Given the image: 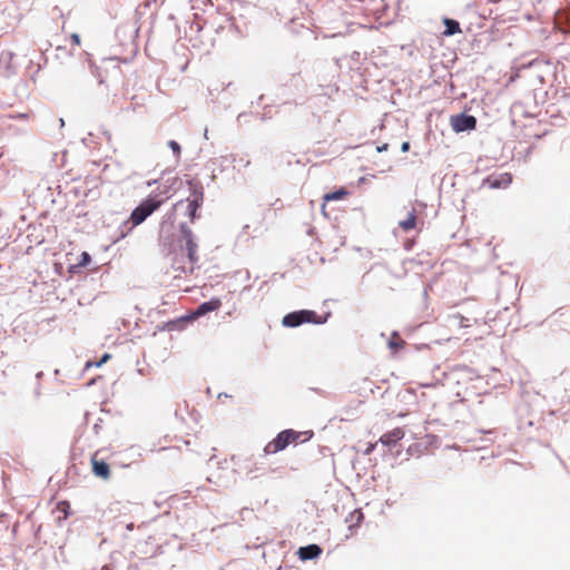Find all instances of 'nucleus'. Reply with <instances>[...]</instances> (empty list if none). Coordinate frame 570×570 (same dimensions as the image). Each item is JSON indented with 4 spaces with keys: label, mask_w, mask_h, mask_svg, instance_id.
<instances>
[{
    "label": "nucleus",
    "mask_w": 570,
    "mask_h": 570,
    "mask_svg": "<svg viewBox=\"0 0 570 570\" xmlns=\"http://www.w3.org/2000/svg\"><path fill=\"white\" fill-rule=\"evenodd\" d=\"M178 228L179 236L177 237L174 232V214H167L160 224L159 245L167 254L176 253L178 248L185 249L189 263L196 265L199 257L195 234L186 222L180 223Z\"/></svg>",
    "instance_id": "1"
},
{
    "label": "nucleus",
    "mask_w": 570,
    "mask_h": 570,
    "mask_svg": "<svg viewBox=\"0 0 570 570\" xmlns=\"http://www.w3.org/2000/svg\"><path fill=\"white\" fill-rule=\"evenodd\" d=\"M173 185L174 184L166 186L163 191H151L138 203L129 216L131 226L127 228V232H121V237H125L134 227L142 224L150 215L160 208L168 198V196L161 197V195L167 194L169 189L173 188Z\"/></svg>",
    "instance_id": "2"
},
{
    "label": "nucleus",
    "mask_w": 570,
    "mask_h": 570,
    "mask_svg": "<svg viewBox=\"0 0 570 570\" xmlns=\"http://www.w3.org/2000/svg\"><path fill=\"white\" fill-rule=\"evenodd\" d=\"M331 315V312L318 315L313 309H297L285 314L282 318V325L288 328H295L303 324L323 325L327 322Z\"/></svg>",
    "instance_id": "3"
},
{
    "label": "nucleus",
    "mask_w": 570,
    "mask_h": 570,
    "mask_svg": "<svg viewBox=\"0 0 570 570\" xmlns=\"http://www.w3.org/2000/svg\"><path fill=\"white\" fill-rule=\"evenodd\" d=\"M299 433L293 429L282 430L276 434V436L268 442L265 448V454H275L281 451H284L288 445L293 443H298Z\"/></svg>",
    "instance_id": "4"
},
{
    "label": "nucleus",
    "mask_w": 570,
    "mask_h": 570,
    "mask_svg": "<svg viewBox=\"0 0 570 570\" xmlns=\"http://www.w3.org/2000/svg\"><path fill=\"white\" fill-rule=\"evenodd\" d=\"M452 130L459 132H470L476 128L478 120L473 115L466 111L452 115L450 118Z\"/></svg>",
    "instance_id": "5"
},
{
    "label": "nucleus",
    "mask_w": 570,
    "mask_h": 570,
    "mask_svg": "<svg viewBox=\"0 0 570 570\" xmlns=\"http://www.w3.org/2000/svg\"><path fill=\"white\" fill-rule=\"evenodd\" d=\"M233 16L229 12H222L218 8L216 13L209 14L204 22V28H209L216 35H223L226 30V24Z\"/></svg>",
    "instance_id": "6"
},
{
    "label": "nucleus",
    "mask_w": 570,
    "mask_h": 570,
    "mask_svg": "<svg viewBox=\"0 0 570 570\" xmlns=\"http://www.w3.org/2000/svg\"><path fill=\"white\" fill-rule=\"evenodd\" d=\"M513 176L511 173H501L498 175H489L483 181L482 186H487L490 189L507 188L511 185Z\"/></svg>",
    "instance_id": "7"
},
{
    "label": "nucleus",
    "mask_w": 570,
    "mask_h": 570,
    "mask_svg": "<svg viewBox=\"0 0 570 570\" xmlns=\"http://www.w3.org/2000/svg\"><path fill=\"white\" fill-rule=\"evenodd\" d=\"M195 320L196 318L191 312V313L181 315L179 317L169 320L166 323H164L161 326H158V328L160 331H168V332L183 331L188 326V324L193 323V321H195Z\"/></svg>",
    "instance_id": "8"
},
{
    "label": "nucleus",
    "mask_w": 570,
    "mask_h": 570,
    "mask_svg": "<svg viewBox=\"0 0 570 570\" xmlns=\"http://www.w3.org/2000/svg\"><path fill=\"white\" fill-rule=\"evenodd\" d=\"M323 553V548L317 543L302 546L296 551L298 559L303 562L317 560Z\"/></svg>",
    "instance_id": "9"
},
{
    "label": "nucleus",
    "mask_w": 570,
    "mask_h": 570,
    "mask_svg": "<svg viewBox=\"0 0 570 570\" xmlns=\"http://www.w3.org/2000/svg\"><path fill=\"white\" fill-rule=\"evenodd\" d=\"M222 301L218 297H212L208 301L200 303L197 308L193 312L195 318L207 315L208 313L216 312L220 308Z\"/></svg>",
    "instance_id": "10"
},
{
    "label": "nucleus",
    "mask_w": 570,
    "mask_h": 570,
    "mask_svg": "<svg viewBox=\"0 0 570 570\" xmlns=\"http://www.w3.org/2000/svg\"><path fill=\"white\" fill-rule=\"evenodd\" d=\"M404 438V431L401 428H395L392 431H387L382 434L380 442L382 445L391 449L395 446Z\"/></svg>",
    "instance_id": "11"
},
{
    "label": "nucleus",
    "mask_w": 570,
    "mask_h": 570,
    "mask_svg": "<svg viewBox=\"0 0 570 570\" xmlns=\"http://www.w3.org/2000/svg\"><path fill=\"white\" fill-rule=\"evenodd\" d=\"M189 200L204 204V186L200 180L191 178L187 180Z\"/></svg>",
    "instance_id": "12"
},
{
    "label": "nucleus",
    "mask_w": 570,
    "mask_h": 570,
    "mask_svg": "<svg viewBox=\"0 0 570 570\" xmlns=\"http://www.w3.org/2000/svg\"><path fill=\"white\" fill-rule=\"evenodd\" d=\"M91 471L92 474L102 480L110 478V466L105 460H98L95 455L91 456Z\"/></svg>",
    "instance_id": "13"
},
{
    "label": "nucleus",
    "mask_w": 570,
    "mask_h": 570,
    "mask_svg": "<svg viewBox=\"0 0 570 570\" xmlns=\"http://www.w3.org/2000/svg\"><path fill=\"white\" fill-rule=\"evenodd\" d=\"M185 202H187V207L185 212V216L189 218L190 223H195L197 219L200 218V208L203 207V204L197 202H190L189 198H186ZM184 200H179L174 205V208L181 205Z\"/></svg>",
    "instance_id": "14"
},
{
    "label": "nucleus",
    "mask_w": 570,
    "mask_h": 570,
    "mask_svg": "<svg viewBox=\"0 0 570 570\" xmlns=\"http://www.w3.org/2000/svg\"><path fill=\"white\" fill-rule=\"evenodd\" d=\"M441 21L444 26V30L441 33L443 37L449 38L462 33L461 24L456 19L444 16Z\"/></svg>",
    "instance_id": "15"
},
{
    "label": "nucleus",
    "mask_w": 570,
    "mask_h": 570,
    "mask_svg": "<svg viewBox=\"0 0 570 570\" xmlns=\"http://www.w3.org/2000/svg\"><path fill=\"white\" fill-rule=\"evenodd\" d=\"M14 57L16 55L11 51H3L0 55V67L3 69L7 77L17 73V68L12 63Z\"/></svg>",
    "instance_id": "16"
},
{
    "label": "nucleus",
    "mask_w": 570,
    "mask_h": 570,
    "mask_svg": "<svg viewBox=\"0 0 570 570\" xmlns=\"http://www.w3.org/2000/svg\"><path fill=\"white\" fill-rule=\"evenodd\" d=\"M350 191L345 187H340L334 190H331L328 193H325L323 196V205H322V212L325 214V204L333 200H341L345 198Z\"/></svg>",
    "instance_id": "17"
},
{
    "label": "nucleus",
    "mask_w": 570,
    "mask_h": 570,
    "mask_svg": "<svg viewBox=\"0 0 570 570\" xmlns=\"http://www.w3.org/2000/svg\"><path fill=\"white\" fill-rule=\"evenodd\" d=\"M91 262H92L91 255L88 252H82L79 255L77 264H72L69 266V272L77 273V272H79L80 268H85V267L89 266L91 264Z\"/></svg>",
    "instance_id": "18"
},
{
    "label": "nucleus",
    "mask_w": 570,
    "mask_h": 570,
    "mask_svg": "<svg viewBox=\"0 0 570 570\" xmlns=\"http://www.w3.org/2000/svg\"><path fill=\"white\" fill-rule=\"evenodd\" d=\"M405 342L399 338V332L393 331L391 337L387 340V347L393 354L399 353L404 348Z\"/></svg>",
    "instance_id": "19"
},
{
    "label": "nucleus",
    "mask_w": 570,
    "mask_h": 570,
    "mask_svg": "<svg viewBox=\"0 0 570 570\" xmlns=\"http://www.w3.org/2000/svg\"><path fill=\"white\" fill-rule=\"evenodd\" d=\"M225 32H227L232 38L239 39L245 37L244 30L239 27L234 16L233 19H229L228 23L226 24Z\"/></svg>",
    "instance_id": "20"
},
{
    "label": "nucleus",
    "mask_w": 570,
    "mask_h": 570,
    "mask_svg": "<svg viewBox=\"0 0 570 570\" xmlns=\"http://www.w3.org/2000/svg\"><path fill=\"white\" fill-rule=\"evenodd\" d=\"M363 520H364V513L360 509H355L354 511H352L348 514V517L345 519L346 522H352L348 525L350 531H353L355 528L360 527V524L363 522Z\"/></svg>",
    "instance_id": "21"
},
{
    "label": "nucleus",
    "mask_w": 570,
    "mask_h": 570,
    "mask_svg": "<svg viewBox=\"0 0 570 570\" xmlns=\"http://www.w3.org/2000/svg\"><path fill=\"white\" fill-rule=\"evenodd\" d=\"M57 511L62 513V517H58V523H61L62 520L68 519L73 512L68 500H61L56 505Z\"/></svg>",
    "instance_id": "22"
},
{
    "label": "nucleus",
    "mask_w": 570,
    "mask_h": 570,
    "mask_svg": "<svg viewBox=\"0 0 570 570\" xmlns=\"http://www.w3.org/2000/svg\"><path fill=\"white\" fill-rule=\"evenodd\" d=\"M399 226L404 230L409 232L414 228L415 226V209L412 208V210L407 214V217L399 223Z\"/></svg>",
    "instance_id": "23"
},
{
    "label": "nucleus",
    "mask_w": 570,
    "mask_h": 570,
    "mask_svg": "<svg viewBox=\"0 0 570 570\" xmlns=\"http://www.w3.org/2000/svg\"><path fill=\"white\" fill-rule=\"evenodd\" d=\"M110 358H111V354L106 352L101 355V357L98 361L89 360L86 362V364L83 366V372L90 370L91 367H101Z\"/></svg>",
    "instance_id": "24"
},
{
    "label": "nucleus",
    "mask_w": 570,
    "mask_h": 570,
    "mask_svg": "<svg viewBox=\"0 0 570 570\" xmlns=\"http://www.w3.org/2000/svg\"><path fill=\"white\" fill-rule=\"evenodd\" d=\"M89 69H90V73L92 75L94 78L97 79L98 83L99 85L104 83V76H102L100 67H98L94 61L89 60Z\"/></svg>",
    "instance_id": "25"
},
{
    "label": "nucleus",
    "mask_w": 570,
    "mask_h": 570,
    "mask_svg": "<svg viewBox=\"0 0 570 570\" xmlns=\"http://www.w3.org/2000/svg\"><path fill=\"white\" fill-rule=\"evenodd\" d=\"M167 146L173 151L175 158L178 160L180 158V154H181L180 144L175 139H170L167 141Z\"/></svg>",
    "instance_id": "26"
},
{
    "label": "nucleus",
    "mask_w": 570,
    "mask_h": 570,
    "mask_svg": "<svg viewBox=\"0 0 570 570\" xmlns=\"http://www.w3.org/2000/svg\"><path fill=\"white\" fill-rule=\"evenodd\" d=\"M299 433V441L298 442H307L314 436V432L312 430L307 431H297Z\"/></svg>",
    "instance_id": "27"
},
{
    "label": "nucleus",
    "mask_w": 570,
    "mask_h": 570,
    "mask_svg": "<svg viewBox=\"0 0 570 570\" xmlns=\"http://www.w3.org/2000/svg\"><path fill=\"white\" fill-rule=\"evenodd\" d=\"M70 41L73 46H80V43H81L80 35L77 32L71 33Z\"/></svg>",
    "instance_id": "28"
},
{
    "label": "nucleus",
    "mask_w": 570,
    "mask_h": 570,
    "mask_svg": "<svg viewBox=\"0 0 570 570\" xmlns=\"http://www.w3.org/2000/svg\"><path fill=\"white\" fill-rule=\"evenodd\" d=\"M252 115V112H246V111H243L240 114H238L237 116V121L240 124L242 121H246V118Z\"/></svg>",
    "instance_id": "29"
},
{
    "label": "nucleus",
    "mask_w": 570,
    "mask_h": 570,
    "mask_svg": "<svg viewBox=\"0 0 570 570\" xmlns=\"http://www.w3.org/2000/svg\"><path fill=\"white\" fill-rule=\"evenodd\" d=\"M389 144L387 142H383L379 146H376V151L377 153H384V151H387L389 150Z\"/></svg>",
    "instance_id": "30"
},
{
    "label": "nucleus",
    "mask_w": 570,
    "mask_h": 570,
    "mask_svg": "<svg viewBox=\"0 0 570 570\" xmlns=\"http://www.w3.org/2000/svg\"><path fill=\"white\" fill-rule=\"evenodd\" d=\"M33 395L39 397L41 395V384L40 382H36V387L33 390Z\"/></svg>",
    "instance_id": "31"
},
{
    "label": "nucleus",
    "mask_w": 570,
    "mask_h": 570,
    "mask_svg": "<svg viewBox=\"0 0 570 570\" xmlns=\"http://www.w3.org/2000/svg\"><path fill=\"white\" fill-rule=\"evenodd\" d=\"M411 148V145H410V141H403L401 144V151L402 153H407Z\"/></svg>",
    "instance_id": "32"
},
{
    "label": "nucleus",
    "mask_w": 570,
    "mask_h": 570,
    "mask_svg": "<svg viewBox=\"0 0 570 570\" xmlns=\"http://www.w3.org/2000/svg\"><path fill=\"white\" fill-rule=\"evenodd\" d=\"M374 448H375V444H372V443L367 444V446H366V449H365V451H364V454H370V453H372V452H373V450H374Z\"/></svg>",
    "instance_id": "33"
},
{
    "label": "nucleus",
    "mask_w": 570,
    "mask_h": 570,
    "mask_svg": "<svg viewBox=\"0 0 570 570\" xmlns=\"http://www.w3.org/2000/svg\"><path fill=\"white\" fill-rule=\"evenodd\" d=\"M100 377H101V376L92 377V379L87 383V385H88V386H91V385L96 384V382H97Z\"/></svg>",
    "instance_id": "34"
},
{
    "label": "nucleus",
    "mask_w": 570,
    "mask_h": 570,
    "mask_svg": "<svg viewBox=\"0 0 570 570\" xmlns=\"http://www.w3.org/2000/svg\"><path fill=\"white\" fill-rule=\"evenodd\" d=\"M271 118H272V117H271L267 112H264V114H262V115H261V120H262V121H266V120H268V119H271Z\"/></svg>",
    "instance_id": "35"
},
{
    "label": "nucleus",
    "mask_w": 570,
    "mask_h": 570,
    "mask_svg": "<svg viewBox=\"0 0 570 570\" xmlns=\"http://www.w3.org/2000/svg\"><path fill=\"white\" fill-rule=\"evenodd\" d=\"M100 423H101V419H99L98 422H96L94 425V430H95L96 434H98V430L100 429Z\"/></svg>",
    "instance_id": "36"
},
{
    "label": "nucleus",
    "mask_w": 570,
    "mask_h": 570,
    "mask_svg": "<svg viewBox=\"0 0 570 570\" xmlns=\"http://www.w3.org/2000/svg\"><path fill=\"white\" fill-rule=\"evenodd\" d=\"M173 267H174L176 271H180V272H183V273H186L185 267H183L181 265L176 266V263H175V264H173Z\"/></svg>",
    "instance_id": "37"
},
{
    "label": "nucleus",
    "mask_w": 570,
    "mask_h": 570,
    "mask_svg": "<svg viewBox=\"0 0 570 570\" xmlns=\"http://www.w3.org/2000/svg\"><path fill=\"white\" fill-rule=\"evenodd\" d=\"M146 184H147L148 187H151V186L158 184V179L148 180Z\"/></svg>",
    "instance_id": "38"
},
{
    "label": "nucleus",
    "mask_w": 570,
    "mask_h": 570,
    "mask_svg": "<svg viewBox=\"0 0 570 570\" xmlns=\"http://www.w3.org/2000/svg\"><path fill=\"white\" fill-rule=\"evenodd\" d=\"M42 376H43V372H41V371H40V372H38V373L36 374V381H37V382H40V380H41V377H42Z\"/></svg>",
    "instance_id": "39"
},
{
    "label": "nucleus",
    "mask_w": 570,
    "mask_h": 570,
    "mask_svg": "<svg viewBox=\"0 0 570 570\" xmlns=\"http://www.w3.org/2000/svg\"><path fill=\"white\" fill-rule=\"evenodd\" d=\"M134 527H135V525H134V523H128V524L126 525V529H127L128 531H132V530H134Z\"/></svg>",
    "instance_id": "40"
},
{
    "label": "nucleus",
    "mask_w": 570,
    "mask_h": 570,
    "mask_svg": "<svg viewBox=\"0 0 570 570\" xmlns=\"http://www.w3.org/2000/svg\"><path fill=\"white\" fill-rule=\"evenodd\" d=\"M263 98H264V96H263V95H261V96L257 98V100H256V105H259V104L262 102Z\"/></svg>",
    "instance_id": "41"
},
{
    "label": "nucleus",
    "mask_w": 570,
    "mask_h": 570,
    "mask_svg": "<svg viewBox=\"0 0 570 570\" xmlns=\"http://www.w3.org/2000/svg\"><path fill=\"white\" fill-rule=\"evenodd\" d=\"M218 397H228V394H227V393H225V392H223V393H219V394H218Z\"/></svg>",
    "instance_id": "42"
},
{
    "label": "nucleus",
    "mask_w": 570,
    "mask_h": 570,
    "mask_svg": "<svg viewBox=\"0 0 570 570\" xmlns=\"http://www.w3.org/2000/svg\"><path fill=\"white\" fill-rule=\"evenodd\" d=\"M59 124H60V127H63L65 126V119L63 118H59Z\"/></svg>",
    "instance_id": "43"
},
{
    "label": "nucleus",
    "mask_w": 570,
    "mask_h": 570,
    "mask_svg": "<svg viewBox=\"0 0 570 570\" xmlns=\"http://www.w3.org/2000/svg\"><path fill=\"white\" fill-rule=\"evenodd\" d=\"M207 134H208V129H207V128H205V132H204V136H205V138H206V139H208V136H207Z\"/></svg>",
    "instance_id": "44"
},
{
    "label": "nucleus",
    "mask_w": 570,
    "mask_h": 570,
    "mask_svg": "<svg viewBox=\"0 0 570 570\" xmlns=\"http://www.w3.org/2000/svg\"><path fill=\"white\" fill-rule=\"evenodd\" d=\"M491 3H498L500 0H489Z\"/></svg>",
    "instance_id": "45"
},
{
    "label": "nucleus",
    "mask_w": 570,
    "mask_h": 570,
    "mask_svg": "<svg viewBox=\"0 0 570 570\" xmlns=\"http://www.w3.org/2000/svg\"><path fill=\"white\" fill-rule=\"evenodd\" d=\"M423 296H424V297H426V296H428V291H426V289H424V291H423Z\"/></svg>",
    "instance_id": "46"
},
{
    "label": "nucleus",
    "mask_w": 570,
    "mask_h": 570,
    "mask_svg": "<svg viewBox=\"0 0 570 570\" xmlns=\"http://www.w3.org/2000/svg\"><path fill=\"white\" fill-rule=\"evenodd\" d=\"M364 180H365V178H364V177H361V178L358 179V181H360V183H364Z\"/></svg>",
    "instance_id": "47"
},
{
    "label": "nucleus",
    "mask_w": 570,
    "mask_h": 570,
    "mask_svg": "<svg viewBox=\"0 0 570 570\" xmlns=\"http://www.w3.org/2000/svg\"><path fill=\"white\" fill-rule=\"evenodd\" d=\"M215 178H216V175L213 173L212 180H215Z\"/></svg>",
    "instance_id": "48"
},
{
    "label": "nucleus",
    "mask_w": 570,
    "mask_h": 570,
    "mask_svg": "<svg viewBox=\"0 0 570 570\" xmlns=\"http://www.w3.org/2000/svg\"><path fill=\"white\" fill-rule=\"evenodd\" d=\"M246 278H249V272L246 271Z\"/></svg>",
    "instance_id": "49"
},
{
    "label": "nucleus",
    "mask_w": 570,
    "mask_h": 570,
    "mask_svg": "<svg viewBox=\"0 0 570 570\" xmlns=\"http://www.w3.org/2000/svg\"><path fill=\"white\" fill-rule=\"evenodd\" d=\"M250 286H245L243 291H248Z\"/></svg>",
    "instance_id": "50"
},
{
    "label": "nucleus",
    "mask_w": 570,
    "mask_h": 570,
    "mask_svg": "<svg viewBox=\"0 0 570 570\" xmlns=\"http://www.w3.org/2000/svg\"><path fill=\"white\" fill-rule=\"evenodd\" d=\"M277 570H282V567H279Z\"/></svg>",
    "instance_id": "51"
}]
</instances>
